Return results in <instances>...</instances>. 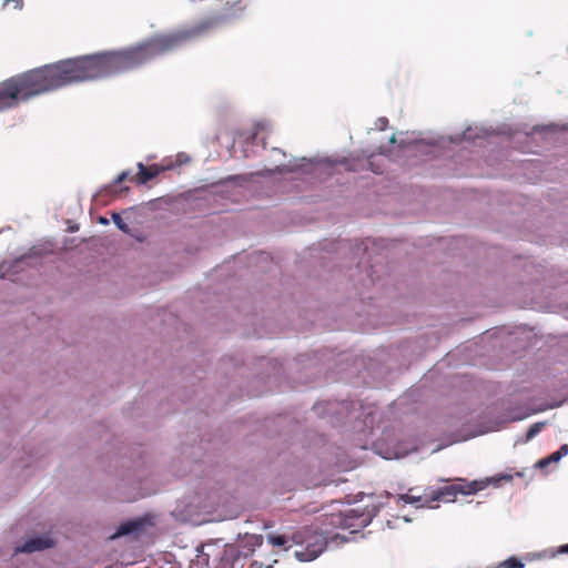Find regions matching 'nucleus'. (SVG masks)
Returning <instances> with one entry per match:
<instances>
[{
	"instance_id": "nucleus-7",
	"label": "nucleus",
	"mask_w": 568,
	"mask_h": 568,
	"mask_svg": "<svg viewBox=\"0 0 568 568\" xmlns=\"http://www.w3.org/2000/svg\"><path fill=\"white\" fill-rule=\"evenodd\" d=\"M263 542V537L261 535H245L239 545V554L242 558L250 557L256 547H260Z\"/></svg>"
},
{
	"instance_id": "nucleus-2",
	"label": "nucleus",
	"mask_w": 568,
	"mask_h": 568,
	"mask_svg": "<svg viewBox=\"0 0 568 568\" xmlns=\"http://www.w3.org/2000/svg\"><path fill=\"white\" fill-rule=\"evenodd\" d=\"M267 541L274 547H283L285 550L293 545L304 546L295 551L298 561H312L316 559L326 548L327 539L323 534L312 530L296 531L293 534L267 535Z\"/></svg>"
},
{
	"instance_id": "nucleus-13",
	"label": "nucleus",
	"mask_w": 568,
	"mask_h": 568,
	"mask_svg": "<svg viewBox=\"0 0 568 568\" xmlns=\"http://www.w3.org/2000/svg\"><path fill=\"white\" fill-rule=\"evenodd\" d=\"M268 129V123L266 121H260L254 126V132L247 138V144H255L257 141L262 143V148L265 146V138L263 134L264 131Z\"/></svg>"
},
{
	"instance_id": "nucleus-31",
	"label": "nucleus",
	"mask_w": 568,
	"mask_h": 568,
	"mask_svg": "<svg viewBox=\"0 0 568 568\" xmlns=\"http://www.w3.org/2000/svg\"><path fill=\"white\" fill-rule=\"evenodd\" d=\"M99 222H100L101 224H103V225L109 224V220H108V219H105V217H102V216L99 219Z\"/></svg>"
},
{
	"instance_id": "nucleus-9",
	"label": "nucleus",
	"mask_w": 568,
	"mask_h": 568,
	"mask_svg": "<svg viewBox=\"0 0 568 568\" xmlns=\"http://www.w3.org/2000/svg\"><path fill=\"white\" fill-rule=\"evenodd\" d=\"M486 134V131L479 126H469L460 135L450 136L449 140L452 143H463V142H475L476 140L483 139Z\"/></svg>"
},
{
	"instance_id": "nucleus-17",
	"label": "nucleus",
	"mask_w": 568,
	"mask_h": 568,
	"mask_svg": "<svg viewBox=\"0 0 568 568\" xmlns=\"http://www.w3.org/2000/svg\"><path fill=\"white\" fill-rule=\"evenodd\" d=\"M112 220L119 230H121L122 232H124L126 234L130 233V229H129L128 224L123 221V219L121 217V215L119 213H113Z\"/></svg>"
},
{
	"instance_id": "nucleus-30",
	"label": "nucleus",
	"mask_w": 568,
	"mask_h": 568,
	"mask_svg": "<svg viewBox=\"0 0 568 568\" xmlns=\"http://www.w3.org/2000/svg\"><path fill=\"white\" fill-rule=\"evenodd\" d=\"M559 552L561 554H568V544L567 545H564L559 548Z\"/></svg>"
},
{
	"instance_id": "nucleus-4",
	"label": "nucleus",
	"mask_w": 568,
	"mask_h": 568,
	"mask_svg": "<svg viewBox=\"0 0 568 568\" xmlns=\"http://www.w3.org/2000/svg\"><path fill=\"white\" fill-rule=\"evenodd\" d=\"M332 168V164L327 161H313L311 159H301L298 162H294V164L288 165H277L275 168V171L283 173V172H291L295 174H305V175H312V176H320L322 173L326 172Z\"/></svg>"
},
{
	"instance_id": "nucleus-35",
	"label": "nucleus",
	"mask_w": 568,
	"mask_h": 568,
	"mask_svg": "<svg viewBox=\"0 0 568 568\" xmlns=\"http://www.w3.org/2000/svg\"><path fill=\"white\" fill-rule=\"evenodd\" d=\"M252 567H254V568H261V567H262V565H257L256 562H254V564H252Z\"/></svg>"
},
{
	"instance_id": "nucleus-18",
	"label": "nucleus",
	"mask_w": 568,
	"mask_h": 568,
	"mask_svg": "<svg viewBox=\"0 0 568 568\" xmlns=\"http://www.w3.org/2000/svg\"><path fill=\"white\" fill-rule=\"evenodd\" d=\"M129 174H130V173H129V171H123V172H121V173L115 178L114 182H113L112 184H110V185H108V186H106V190H109L110 192H114V193H115V192H116V191H115V186H116V184H120V183H122L125 179H128Z\"/></svg>"
},
{
	"instance_id": "nucleus-27",
	"label": "nucleus",
	"mask_w": 568,
	"mask_h": 568,
	"mask_svg": "<svg viewBox=\"0 0 568 568\" xmlns=\"http://www.w3.org/2000/svg\"><path fill=\"white\" fill-rule=\"evenodd\" d=\"M456 493H457L456 488L452 487L450 489H447V491L446 490L440 491V496L444 497L446 494L455 495Z\"/></svg>"
},
{
	"instance_id": "nucleus-29",
	"label": "nucleus",
	"mask_w": 568,
	"mask_h": 568,
	"mask_svg": "<svg viewBox=\"0 0 568 568\" xmlns=\"http://www.w3.org/2000/svg\"><path fill=\"white\" fill-rule=\"evenodd\" d=\"M243 152H244V156H246V158L251 156L254 153V151L253 150L250 151L247 146L243 150Z\"/></svg>"
},
{
	"instance_id": "nucleus-23",
	"label": "nucleus",
	"mask_w": 568,
	"mask_h": 568,
	"mask_svg": "<svg viewBox=\"0 0 568 568\" xmlns=\"http://www.w3.org/2000/svg\"><path fill=\"white\" fill-rule=\"evenodd\" d=\"M10 2L13 3L14 9H21L22 8V0H4V6H8Z\"/></svg>"
},
{
	"instance_id": "nucleus-6",
	"label": "nucleus",
	"mask_w": 568,
	"mask_h": 568,
	"mask_svg": "<svg viewBox=\"0 0 568 568\" xmlns=\"http://www.w3.org/2000/svg\"><path fill=\"white\" fill-rule=\"evenodd\" d=\"M52 545H53L52 539L47 535H42V536L29 538L22 545H19L16 548V551L32 554L36 551H41V550L48 549V548L52 547Z\"/></svg>"
},
{
	"instance_id": "nucleus-22",
	"label": "nucleus",
	"mask_w": 568,
	"mask_h": 568,
	"mask_svg": "<svg viewBox=\"0 0 568 568\" xmlns=\"http://www.w3.org/2000/svg\"><path fill=\"white\" fill-rule=\"evenodd\" d=\"M387 124H388V120L386 118L382 116L376 120L375 130L383 131L386 129Z\"/></svg>"
},
{
	"instance_id": "nucleus-8",
	"label": "nucleus",
	"mask_w": 568,
	"mask_h": 568,
	"mask_svg": "<svg viewBox=\"0 0 568 568\" xmlns=\"http://www.w3.org/2000/svg\"><path fill=\"white\" fill-rule=\"evenodd\" d=\"M241 559L242 557L239 554V547L234 545H226L216 568H236V564Z\"/></svg>"
},
{
	"instance_id": "nucleus-24",
	"label": "nucleus",
	"mask_w": 568,
	"mask_h": 568,
	"mask_svg": "<svg viewBox=\"0 0 568 568\" xmlns=\"http://www.w3.org/2000/svg\"><path fill=\"white\" fill-rule=\"evenodd\" d=\"M557 453L560 455V458H562L564 456L568 455V445L565 444L562 445L558 450Z\"/></svg>"
},
{
	"instance_id": "nucleus-1",
	"label": "nucleus",
	"mask_w": 568,
	"mask_h": 568,
	"mask_svg": "<svg viewBox=\"0 0 568 568\" xmlns=\"http://www.w3.org/2000/svg\"><path fill=\"white\" fill-rule=\"evenodd\" d=\"M69 85V59L31 70L0 83V112L36 95Z\"/></svg>"
},
{
	"instance_id": "nucleus-25",
	"label": "nucleus",
	"mask_w": 568,
	"mask_h": 568,
	"mask_svg": "<svg viewBox=\"0 0 568 568\" xmlns=\"http://www.w3.org/2000/svg\"><path fill=\"white\" fill-rule=\"evenodd\" d=\"M550 464V459L547 457V458H542L540 459L538 463H537V467L539 468H545L547 467L548 465Z\"/></svg>"
},
{
	"instance_id": "nucleus-36",
	"label": "nucleus",
	"mask_w": 568,
	"mask_h": 568,
	"mask_svg": "<svg viewBox=\"0 0 568 568\" xmlns=\"http://www.w3.org/2000/svg\"><path fill=\"white\" fill-rule=\"evenodd\" d=\"M266 568H272V566H266Z\"/></svg>"
},
{
	"instance_id": "nucleus-19",
	"label": "nucleus",
	"mask_w": 568,
	"mask_h": 568,
	"mask_svg": "<svg viewBox=\"0 0 568 568\" xmlns=\"http://www.w3.org/2000/svg\"><path fill=\"white\" fill-rule=\"evenodd\" d=\"M129 174H130V173H129V171H123V172H121V173L115 178L114 182H113L112 184H110V185H108V186H106V190H109L110 192H114V193H115V192H116V191H115V186H116V184H120V183H122L125 179H128Z\"/></svg>"
},
{
	"instance_id": "nucleus-14",
	"label": "nucleus",
	"mask_w": 568,
	"mask_h": 568,
	"mask_svg": "<svg viewBox=\"0 0 568 568\" xmlns=\"http://www.w3.org/2000/svg\"><path fill=\"white\" fill-rule=\"evenodd\" d=\"M546 424H547L546 422H538V423L532 424L528 428L525 437L518 438L516 440V444L530 442L534 437H536L545 428Z\"/></svg>"
},
{
	"instance_id": "nucleus-10",
	"label": "nucleus",
	"mask_w": 568,
	"mask_h": 568,
	"mask_svg": "<svg viewBox=\"0 0 568 568\" xmlns=\"http://www.w3.org/2000/svg\"><path fill=\"white\" fill-rule=\"evenodd\" d=\"M31 260H32V255L28 254V255L20 256L19 258L14 260L11 263H7V262L2 263L0 265V277L4 278L10 273H17L19 271V268H22V266L24 264H29Z\"/></svg>"
},
{
	"instance_id": "nucleus-32",
	"label": "nucleus",
	"mask_w": 568,
	"mask_h": 568,
	"mask_svg": "<svg viewBox=\"0 0 568 568\" xmlns=\"http://www.w3.org/2000/svg\"><path fill=\"white\" fill-rule=\"evenodd\" d=\"M477 490V488H470L468 490H460V493L463 494H471V493H475Z\"/></svg>"
},
{
	"instance_id": "nucleus-20",
	"label": "nucleus",
	"mask_w": 568,
	"mask_h": 568,
	"mask_svg": "<svg viewBox=\"0 0 568 568\" xmlns=\"http://www.w3.org/2000/svg\"><path fill=\"white\" fill-rule=\"evenodd\" d=\"M501 566L504 568H524V564L518 560L516 557H510L507 560H505Z\"/></svg>"
},
{
	"instance_id": "nucleus-3",
	"label": "nucleus",
	"mask_w": 568,
	"mask_h": 568,
	"mask_svg": "<svg viewBox=\"0 0 568 568\" xmlns=\"http://www.w3.org/2000/svg\"><path fill=\"white\" fill-rule=\"evenodd\" d=\"M378 510L379 508L375 505H365L363 510L348 509L339 514H333L331 516V524L336 527L352 529V532H354L358 528H364L369 525Z\"/></svg>"
},
{
	"instance_id": "nucleus-11",
	"label": "nucleus",
	"mask_w": 568,
	"mask_h": 568,
	"mask_svg": "<svg viewBox=\"0 0 568 568\" xmlns=\"http://www.w3.org/2000/svg\"><path fill=\"white\" fill-rule=\"evenodd\" d=\"M438 498H439V496H437L436 498H434L432 500L427 499V500L423 501L420 496H412L409 494H403V495H399L396 497V501H397V504H399L400 501H403L404 504H414V505H416L417 508H424V507L433 508L430 503L435 501Z\"/></svg>"
},
{
	"instance_id": "nucleus-5",
	"label": "nucleus",
	"mask_w": 568,
	"mask_h": 568,
	"mask_svg": "<svg viewBox=\"0 0 568 568\" xmlns=\"http://www.w3.org/2000/svg\"><path fill=\"white\" fill-rule=\"evenodd\" d=\"M148 517H136L128 521L122 523L116 531L111 536V539L122 536H134L138 537L145 530V527L150 525Z\"/></svg>"
},
{
	"instance_id": "nucleus-28",
	"label": "nucleus",
	"mask_w": 568,
	"mask_h": 568,
	"mask_svg": "<svg viewBox=\"0 0 568 568\" xmlns=\"http://www.w3.org/2000/svg\"><path fill=\"white\" fill-rule=\"evenodd\" d=\"M552 128H554V126H551V125H549V126H542V128H540V126H535V128L532 129V133L540 132V131H545V130H550V129H552Z\"/></svg>"
},
{
	"instance_id": "nucleus-12",
	"label": "nucleus",
	"mask_w": 568,
	"mask_h": 568,
	"mask_svg": "<svg viewBox=\"0 0 568 568\" xmlns=\"http://www.w3.org/2000/svg\"><path fill=\"white\" fill-rule=\"evenodd\" d=\"M138 169H139V174H138L139 183H141V184H145L150 180L154 179L160 172V169L156 165L146 168L141 162L138 163Z\"/></svg>"
},
{
	"instance_id": "nucleus-21",
	"label": "nucleus",
	"mask_w": 568,
	"mask_h": 568,
	"mask_svg": "<svg viewBox=\"0 0 568 568\" xmlns=\"http://www.w3.org/2000/svg\"><path fill=\"white\" fill-rule=\"evenodd\" d=\"M254 174H250V175H234V176H230L227 179V181H233V182H236L240 185H242L243 182H246Z\"/></svg>"
},
{
	"instance_id": "nucleus-33",
	"label": "nucleus",
	"mask_w": 568,
	"mask_h": 568,
	"mask_svg": "<svg viewBox=\"0 0 568 568\" xmlns=\"http://www.w3.org/2000/svg\"><path fill=\"white\" fill-rule=\"evenodd\" d=\"M389 142H390V144H396L397 143V138H396L395 134L390 138Z\"/></svg>"
},
{
	"instance_id": "nucleus-26",
	"label": "nucleus",
	"mask_w": 568,
	"mask_h": 568,
	"mask_svg": "<svg viewBox=\"0 0 568 568\" xmlns=\"http://www.w3.org/2000/svg\"><path fill=\"white\" fill-rule=\"evenodd\" d=\"M548 458L550 459V463H557L561 459L557 452L552 453Z\"/></svg>"
},
{
	"instance_id": "nucleus-16",
	"label": "nucleus",
	"mask_w": 568,
	"mask_h": 568,
	"mask_svg": "<svg viewBox=\"0 0 568 568\" xmlns=\"http://www.w3.org/2000/svg\"><path fill=\"white\" fill-rule=\"evenodd\" d=\"M190 160L191 159L186 153H184V152L178 153L175 156V163L166 165L165 169H173L175 166L187 164L190 162Z\"/></svg>"
},
{
	"instance_id": "nucleus-15",
	"label": "nucleus",
	"mask_w": 568,
	"mask_h": 568,
	"mask_svg": "<svg viewBox=\"0 0 568 568\" xmlns=\"http://www.w3.org/2000/svg\"><path fill=\"white\" fill-rule=\"evenodd\" d=\"M398 148L403 149L405 152L413 153L416 151H424V149L428 146L423 141H415L406 144L404 140H400Z\"/></svg>"
},
{
	"instance_id": "nucleus-34",
	"label": "nucleus",
	"mask_w": 568,
	"mask_h": 568,
	"mask_svg": "<svg viewBox=\"0 0 568 568\" xmlns=\"http://www.w3.org/2000/svg\"><path fill=\"white\" fill-rule=\"evenodd\" d=\"M379 153L381 154H385L386 153V148H381Z\"/></svg>"
}]
</instances>
